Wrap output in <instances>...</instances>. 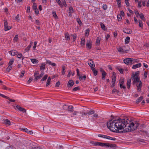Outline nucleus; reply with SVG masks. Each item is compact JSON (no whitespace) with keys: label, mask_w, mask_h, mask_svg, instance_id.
Masks as SVG:
<instances>
[{"label":"nucleus","mask_w":149,"mask_h":149,"mask_svg":"<svg viewBox=\"0 0 149 149\" xmlns=\"http://www.w3.org/2000/svg\"><path fill=\"white\" fill-rule=\"evenodd\" d=\"M118 51L121 53H124L127 52V51H129L130 49V47L127 45H125L122 47H119L117 49Z\"/></svg>","instance_id":"nucleus-4"},{"label":"nucleus","mask_w":149,"mask_h":149,"mask_svg":"<svg viewBox=\"0 0 149 149\" xmlns=\"http://www.w3.org/2000/svg\"><path fill=\"white\" fill-rule=\"evenodd\" d=\"M12 66H9L6 69V70L8 72H9L11 70Z\"/></svg>","instance_id":"nucleus-48"},{"label":"nucleus","mask_w":149,"mask_h":149,"mask_svg":"<svg viewBox=\"0 0 149 149\" xmlns=\"http://www.w3.org/2000/svg\"><path fill=\"white\" fill-rule=\"evenodd\" d=\"M106 139H110L111 140L113 141H115L116 139L115 138H113L112 137H110L109 136L106 135Z\"/></svg>","instance_id":"nucleus-30"},{"label":"nucleus","mask_w":149,"mask_h":149,"mask_svg":"<svg viewBox=\"0 0 149 149\" xmlns=\"http://www.w3.org/2000/svg\"><path fill=\"white\" fill-rule=\"evenodd\" d=\"M52 14L53 16L56 19H57L58 17L56 15V12L55 11H53L52 12Z\"/></svg>","instance_id":"nucleus-40"},{"label":"nucleus","mask_w":149,"mask_h":149,"mask_svg":"<svg viewBox=\"0 0 149 149\" xmlns=\"http://www.w3.org/2000/svg\"><path fill=\"white\" fill-rule=\"evenodd\" d=\"M117 2L118 6L119 7H120L121 6V2L120 0H116Z\"/></svg>","instance_id":"nucleus-50"},{"label":"nucleus","mask_w":149,"mask_h":149,"mask_svg":"<svg viewBox=\"0 0 149 149\" xmlns=\"http://www.w3.org/2000/svg\"><path fill=\"white\" fill-rule=\"evenodd\" d=\"M100 26L101 28L103 30H107V28L105 27V26L104 24L101 22L100 23Z\"/></svg>","instance_id":"nucleus-37"},{"label":"nucleus","mask_w":149,"mask_h":149,"mask_svg":"<svg viewBox=\"0 0 149 149\" xmlns=\"http://www.w3.org/2000/svg\"><path fill=\"white\" fill-rule=\"evenodd\" d=\"M80 88L79 86L75 87L72 89V91H76L77 90H79Z\"/></svg>","instance_id":"nucleus-53"},{"label":"nucleus","mask_w":149,"mask_h":149,"mask_svg":"<svg viewBox=\"0 0 149 149\" xmlns=\"http://www.w3.org/2000/svg\"><path fill=\"white\" fill-rule=\"evenodd\" d=\"M92 42L90 40H88L86 41V46L89 49L91 48Z\"/></svg>","instance_id":"nucleus-18"},{"label":"nucleus","mask_w":149,"mask_h":149,"mask_svg":"<svg viewBox=\"0 0 149 149\" xmlns=\"http://www.w3.org/2000/svg\"><path fill=\"white\" fill-rule=\"evenodd\" d=\"M131 82V80L130 79H127V88L128 89L130 88V84Z\"/></svg>","instance_id":"nucleus-26"},{"label":"nucleus","mask_w":149,"mask_h":149,"mask_svg":"<svg viewBox=\"0 0 149 149\" xmlns=\"http://www.w3.org/2000/svg\"><path fill=\"white\" fill-rule=\"evenodd\" d=\"M112 82H115L116 81V77L115 76H112Z\"/></svg>","instance_id":"nucleus-54"},{"label":"nucleus","mask_w":149,"mask_h":149,"mask_svg":"<svg viewBox=\"0 0 149 149\" xmlns=\"http://www.w3.org/2000/svg\"><path fill=\"white\" fill-rule=\"evenodd\" d=\"M100 40L101 38L100 37H97L96 42V45L99 46L100 45Z\"/></svg>","instance_id":"nucleus-25"},{"label":"nucleus","mask_w":149,"mask_h":149,"mask_svg":"<svg viewBox=\"0 0 149 149\" xmlns=\"http://www.w3.org/2000/svg\"><path fill=\"white\" fill-rule=\"evenodd\" d=\"M62 75H64L65 74V66H62Z\"/></svg>","instance_id":"nucleus-28"},{"label":"nucleus","mask_w":149,"mask_h":149,"mask_svg":"<svg viewBox=\"0 0 149 149\" xmlns=\"http://www.w3.org/2000/svg\"><path fill=\"white\" fill-rule=\"evenodd\" d=\"M0 96H1L5 98L6 99H8L10 102H14L15 101V100L10 99L7 96H6L2 94H1V93H0Z\"/></svg>","instance_id":"nucleus-17"},{"label":"nucleus","mask_w":149,"mask_h":149,"mask_svg":"<svg viewBox=\"0 0 149 149\" xmlns=\"http://www.w3.org/2000/svg\"><path fill=\"white\" fill-rule=\"evenodd\" d=\"M69 106L68 105H64L63 106V109L65 110H68V109Z\"/></svg>","instance_id":"nucleus-45"},{"label":"nucleus","mask_w":149,"mask_h":149,"mask_svg":"<svg viewBox=\"0 0 149 149\" xmlns=\"http://www.w3.org/2000/svg\"><path fill=\"white\" fill-rule=\"evenodd\" d=\"M91 70H92L93 74L95 76H96L98 72L97 70H96L95 68H93L92 69H91Z\"/></svg>","instance_id":"nucleus-38"},{"label":"nucleus","mask_w":149,"mask_h":149,"mask_svg":"<svg viewBox=\"0 0 149 149\" xmlns=\"http://www.w3.org/2000/svg\"><path fill=\"white\" fill-rule=\"evenodd\" d=\"M43 130L45 131V133H48L50 131V130L48 128L43 127Z\"/></svg>","instance_id":"nucleus-46"},{"label":"nucleus","mask_w":149,"mask_h":149,"mask_svg":"<svg viewBox=\"0 0 149 149\" xmlns=\"http://www.w3.org/2000/svg\"><path fill=\"white\" fill-rule=\"evenodd\" d=\"M139 71H138L135 72V74L133 73L132 75L131 78H134L135 77H139Z\"/></svg>","instance_id":"nucleus-22"},{"label":"nucleus","mask_w":149,"mask_h":149,"mask_svg":"<svg viewBox=\"0 0 149 149\" xmlns=\"http://www.w3.org/2000/svg\"><path fill=\"white\" fill-rule=\"evenodd\" d=\"M18 39V35H16L14 38L13 40L14 41L17 42Z\"/></svg>","instance_id":"nucleus-59"},{"label":"nucleus","mask_w":149,"mask_h":149,"mask_svg":"<svg viewBox=\"0 0 149 149\" xmlns=\"http://www.w3.org/2000/svg\"><path fill=\"white\" fill-rule=\"evenodd\" d=\"M137 129H141L142 128L143 125L137 123Z\"/></svg>","instance_id":"nucleus-51"},{"label":"nucleus","mask_w":149,"mask_h":149,"mask_svg":"<svg viewBox=\"0 0 149 149\" xmlns=\"http://www.w3.org/2000/svg\"><path fill=\"white\" fill-rule=\"evenodd\" d=\"M74 84V82L71 79L69 81L68 83V86L69 88L71 87H72L73 86Z\"/></svg>","instance_id":"nucleus-16"},{"label":"nucleus","mask_w":149,"mask_h":149,"mask_svg":"<svg viewBox=\"0 0 149 149\" xmlns=\"http://www.w3.org/2000/svg\"><path fill=\"white\" fill-rule=\"evenodd\" d=\"M141 66V63H139L135 65H133L132 67V68L135 69L137 68L140 67Z\"/></svg>","instance_id":"nucleus-24"},{"label":"nucleus","mask_w":149,"mask_h":149,"mask_svg":"<svg viewBox=\"0 0 149 149\" xmlns=\"http://www.w3.org/2000/svg\"><path fill=\"white\" fill-rule=\"evenodd\" d=\"M88 64L90 66L91 69L95 67V64L94 62L91 60L90 59L88 61Z\"/></svg>","instance_id":"nucleus-11"},{"label":"nucleus","mask_w":149,"mask_h":149,"mask_svg":"<svg viewBox=\"0 0 149 149\" xmlns=\"http://www.w3.org/2000/svg\"><path fill=\"white\" fill-rule=\"evenodd\" d=\"M129 121V123L127 121L126 124L127 126L126 128H125V130L126 132H128L131 131H133L137 129V122H136L133 123L131 121Z\"/></svg>","instance_id":"nucleus-3"},{"label":"nucleus","mask_w":149,"mask_h":149,"mask_svg":"<svg viewBox=\"0 0 149 149\" xmlns=\"http://www.w3.org/2000/svg\"><path fill=\"white\" fill-rule=\"evenodd\" d=\"M68 110L70 112H73V107L72 106H69Z\"/></svg>","instance_id":"nucleus-31"},{"label":"nucleus","mask_w":149,"mask_h":149,"mask_svg":"<svg viewBox=\"0 0 149 149\" xmlns=\"http://www.w3.org/2000/svg\"><path fill=\"white\" fill-rule=\"evenodd\" d=\"M93 114V116H91V117H92L91 121H95L97 118H98L99 117V116L98 114L97 113H94Z\"/></svg>","instance_id":"nucleus-13"},{"label":"nucleus","mask_w":149,"mask_h":149,"mask_svg":"<svg viewBox=\"0 0 149 149\" xmlns=\"http://www.w3.org/2000/svg\"><path fill=\"white\" fill-rule=\"evenodd\" d=\"M93 144L94 146H100L102 147L106 146H107V143H102L100 142H93Z\"/></svg>","instance_id":"nucleus-7"},{"label":"nucleus","mask_w":149,"mask_h":149,"mask_svg":"<svg viewBox=\"0 0 149 149\" xmlns=\"http://www.w3.org/2000/svg\"><path fill=\"white\" fill-rule=\"evenodd\" d=\"M48 77V75L47 74H45V75L44 77L41 79V81H45Z\"/></svg>","instance_id":"nucleus-44"},{"label":"nucleus","mask_w":149,"mask_h":149,"mask_svg":"<svg viewBox=\"0 0 149 149\" xmlns=\"http://www.w3.org/2000/svg\"><path fill=\"white\" fill-rule=\"evenodd\" d=\"M139 26L141 27L142 29L143 28V22L141 20H139Z\"/></svg>","instance_id":"nucleus-49"},{"label":"nucleus","mask_w":149,"mask_h":149,"mask_svg":"<svg viewBox=\"0 0 149 149\" xmlns=\"http://www.w3.org/2000/svg\"><path fill=\"white\" fill-rule=\"evenodd\" d=\"M76 21L79 25L81 26L82 24V22L79 18H77L76 19Z\"/></svg>","instance_id":"nucleus-41"},{"label":"nucleus","mask_w":149,"mask_h":149,"mask_svg":"<svg viewBox=\"0 0 149 149\" xmlns=\"http://www.w3.org/2000/svg\"><path fill=\"white\" fill-rule=\"evenodd\" d=\"M13 106L15 110H17L22 112L26 113V110L25 109L20 107L19 105H17L16 106Z\"/></svg>","instance_id":"nucleus-6"},{"label":"nucleus","mask_w":149,"mask_h":149,"mask_svg":"<svg viewBox=\"0 0 149 149\" xmlns=\"http://www.w3.org/2000/svg\"><path fill=\"white\" fill-rule=\"evenodd\" d=\"M85 39L84 38H82L81 41V45L82 46H83L85 45Z\"/></svg>","instance_id":"nucleus-29"},{"label":"nucleus","mask_w":149,"mask_h":149,"mask_svg":"<svg viewBox=\"0 0 149 149\" xmlns=\"http://www.w3.org/2000/svg\"><path fill=\"white\" fill-rule=\"evenodd\" d=\"M106 147H110L111 148L115 149L117 147V146L114 144H110L109 143H107Z\"/></svg>","instance_id":"nucleus-14"},{"label":"nucleus","mask_w":149,"mask_h":149,"mask_svg":"<svg viewBox=\"0 0 149 149\" xmlns=\"http://www.w3.org/2000/svg\"><path fill=\"white\" fill-rule=\"evenodd\" d=\"M98 136L100 137H102L106 139V135L103 134H99L98 135Z\"/></svg>","instance_id":"nucleus-58"},{"label":"nucleus","mask_w":149,"mask_h":149,"mask_svg":"<svg viewBox=\"0 0 149 149\" xmlns=\"http://www.w3.org/2000/svg\"><path fill=\"white\" fill-rule=\"evenodd\" d=\"M117 69L119 71L121 74L123 73V69L122 68H118Z\"/></svg>","instance_id":"nucleus-61"},{"label":"nucleus","mask_w":149,"mask_h":149,"mask_svg":"<svg viewBox=\"0 0 149 149\" xmlns=\"http://www.w3.org/2000/svg\"><path fill=\"white\" fill-rule=\"evenodd\" d=\"M33 10L37 9V5L36 3H34L33 5Z\"/></svg>","instance_id":"nucleus-56"},{"label":"nucleus","mask_w":149,"mask_h":149,"mask_svg":"<svg viewBox=\"0 0 149 149\" xmlns=\"http://www.w3.org/2000/svg\"><path fill=\"white\" fill-rule=\"evenodd\" d=\"M140 17V18L141 19H142L143 21H145L146 19L144 16V15L143 13H141L139 15Z\"/></svg>","instance_id":"nucleus-43"},{"label":"nucleus","mask_w":149,"mask_h":149,"mask_svg":"<svg viewBox=\"0 0 149 149\" xmlns=\"http://www.w3.org/2000/svg\"><path fill=\"white\" fill-rule=\"evenodd\" d=\"M31 62L33 64H36L38 62V61L35 59H31Z\"/></svg>","instance_id":"nucleus-32"},{"label":"nucleus","mask_w":149,"mask_h":149,"mask_svg":"<svg viewBox=\"0 0 149 149\" xmlns=\"http://www.w3.org/2000/svg\"><path fill=\"white\" fill-rule=\"evenodd\" d=\"M2 87L3 89L4 90H8L9 91H10V90H11L10 88H8L7 86H6L4 85H2Z\"/></svg>","instance_id":"nucleus-42"},{"label":"nucleus","mask_w":149,"mask_h":149,"mask_svg":"<svg viewBox=\"0 0 149 149\" xmlns=\"http://www.w3.org/2000/svg\"><path fill=\"white\" fill-rule=\"evenodd\" d=\"M133 79L134 81H133V84H134L135 83L139 82L141 81L140 80V77H135L134 78H131Z\"/></svg>","instance_id":"nucleus-12"},{"label":"nucleus","mask_w":149,"mask_h":149,"mask_svg":"<svg viewBox=\"0 0 149 149\" xmlns=\"http://www.w3.org/2000/svg\"><path fill=\"white\" fill-rule=\"evenodd\" d=\"M14 59H12L8 63V65L9 66H10L12 65L14 61Z\"/></svg>","instance_id":"nucleus-47"},{"label":"nucleus","mask_w":149,"mask_h":149,"mask_svg":"<svg viewBox=\"0 0 149 149\" xmlns=\"http://www.w3.org/2000/svg\"><path fill=\"white\" fill-rule=\"evenodd\" d=\"M4 123L6 125L9 126L10 125V122L8 119H6L4 121Z\"/></svg>","instance_id":"nucleus-27"},{"label":"nucleus","mask_w":149,"mask_h":149,"mask_svg":"<svg viewBox=\"0 0 149 149\" xmlns=\"http://www.w3.org/2000/svg\"><path fill=\"white\" fill-rule=\"evenodd\" d=\"M100 71L102 72V78L103 80H104L105 79V76L106 73L105 71L102 69L100 70Z\"/></svg>","instance_id":"nucleus-15"},{"label":"nucleus","mask_w":149,"mask_h":149,"mask_svg":"<svg viewBox=\"0 0 149 149\" xmlns=\"http://www.w3.org/2000/svg\"><path fill=\"white\" fill-rule=\"evenodd\" d=\"M35 78H34L35 81H37L38 79H40L41 78V77H40V76H36L35 77Z\"/></svg>","instance_id":"nucleus-63"},{"label":"nucleus","mask_w":149,"mask_h":149,"mask_svg":"<svg viewBox=\"0 0 149 149\" xmlns=\"http://www.w3.org/2000/svg\"><path fill=\"white\" fill-rule=\"evenodd\" d=\"M115 120H113L111 119L109 120V122H107V128L112 132L117 133H122L123 131H119L117 129H115Z\"/></svg>","instance_id":"nucleus-2"},{"label":"nucleus","mask_w":149,"mask_h":149,"mask_svg":"<svg viewBox=\"0 0 149 149\" xmlns=\"http://www.w3.org/2000/svg\"><path fill=\"white\" fill-rule=\"evenodd\" d=\"M60 82L59 81H58L57 82L56 84L55 87H58L60 85Z\"/></svg>","instance_id":"nucleus-64"},{"label":"nucleus","mask_w":149,"mask_h":149,"mask_svg":"<svg viewBox=\"0 0 149 149\" xmlns=\"http://www.w3.org/2000/svg\"><path fill=\"white\" fill-rule=\"evenodd\" d=\"M136 59H133L131 58H128L124 59L123 61L124 63L127 65H128L130 63H133L136 62L137 60Z\"/></svg>","instance_id":"nucleus-5"},{"label":"nucleus","mask_w":149,"mask_h":149,"mask_svg":"<svg viewBox=\"0 0 149 149\" xmlns=\"http://www.w3.org/2000/svg\"><path fill=\"white\" fill-rule=\"evenodd\" d=\"M94 113L95 111L93 110H91L87 113L80 112V113L81 114V116H83L84 115L86 116L87 115H92Z\"/></svg>","instance_id":"nucleus-8"},{"label":"nucleus","mask_w":149,"mask_h":149,"mask_svg":"<svg viewBox=\"0 0 149 149\" xmlns=\"http://www.w3.org/2000/svg\"><path fill=\"white\" fill-rule=\"evenodd\" d=\"M77 72V75L79 77V79L80 80H81L83 79L85 80L86 79V75H84L83 76H80V74L79 73V70L78 69H76Z\"/></svg>","instance_id":"nucleus-10"},{"label":"nucleus","mask_w":149,"mask_h":149,"mask_svg":"<svg viewBox=\"0 0 149 149\" xmlns=\"http://www.w3.org/2000/svg\"><path fill=\"white\" fill-rule=\"evenodd\" d=\"M17 57L18 58H22V63H23V61L24 57L23 56H22V54L20 53H19L18 52V53H17Z\"/></svg>","instance_id":"nucleus-20"},{"label":"nucleus","mask_w":149,"mask_h":149,"mask_svg":"<svg viewBox=\"0 0 149 149\" xmlns=\"http://www.w3.org/2000/svg\"><path fill=\"white\" fill-rule=\"evenodd\" d=\"M24 132H25L27 133L28 132V130L26 128H22L21 129Z\"/></svg>","instance_id":"nucleus-60"},{"label":"nucleus","mask_w":149,"mask_h":149,"mask_svg":"<svg viewBox=\"0 0 149 149\" xmlns=\"http://www.w3.org/2000/svg\"><path fill=\"white\" fill-rule=\"evenodd\" d=\"M56 1L61 8H62L63 7V5L61 1L60 0H56Z\"/></svg>","instance_id":"nucleus-39"},{"label":"nucleus","mask_w":149,"mask_h":149,"mask_svg":"<svg viewBox=\"0 0 149 149\" xmlns=\"http://www.w3.org/2000/svg\"><path fill=\"white\" fill-rule=\"evenodd\" d=\"M4 22L5 31H7L10 29L11 28V27L10 26H8V23L6 19H4Z\"/></svg>","instance_id":"nucleus-9"},{"label":"nucleus","mask_w":149,"mask_h":149,"mask_svg":"<svg viewBox=\"0 0 149 149\" xmlns=\"http://www.w3.org/2000/svg\"><path fill=\"white\" fill-rule=\"evenodd\" d=\"M123 32L127 34H131L132 32V31L129 29H124L123 30Z\"/></svg>","instance_id":"nucleus-23"},{"label":"nucleus","mask_w":149,"mask_h":149,"mask_svg":"<svg viewBox=\"0 0 149 149\" xmlns=\"http://www.w3.org/2000/svg\"><path fill=\"white\" fill-rule=\"evenodd\" d=\"M137 89L138 91H141V87H142V83L141 81H140L138 85L136 84Z\"/></svg>","instance_id":"nucleus-19"},{"label":"nucleus","mask_w":149,"mask_h":149,"mask_svg":"<svg viewBox=\"0 0 149 149\" xmlns=\"http://www.w3.org/2000/svg\"><path fill=\"white\" fill-rule=\"evenodd\" d=\"M65 36L66 38V39L67 40H70V37L69 36V35L68 34H65Z\"/></svg>","instance_id":"nucleus-52"},{"label":"nucleus","mask_w":149,"mask_h":149,"mask_svg":"<svg viewBox=\"0 0 149 149\" xmlns=\"http://www.w3.org/2000/svg\"><path fill=\"white\" fill-rule=\"evenodd\" d=\"M90 30L89 28L85 30V35L86 36H88Z\"/></svg>","instance_id":"nucleus-33"},{"label":"nucleus","mask_w":149,"mask_h":149,"mask_svg":"<svg viewBox=\"0 0 149 149\" xmlns=\"http://www.w3.org/2000/svg\"><path fill=\"white\" fill-rule=\"evenodd\" d=\"M115 92H117L118 93L119 92V91L118 90L116 89L115 88H114L112 91V93L113 94Z\"/></svg>","instance_id":"nucleus-55"},{"label":"nucleus","mask_w":149,"mask_h":149,"mask_svg":"<svg viewBox=\"0 0 149 149\" xmlns=\"http://www.w3.org/2000/svg\"><path fill=\"white\" fill-rule=\"evenodd\" d=\"M107 5L104 4L102 6V8L104 10H105L107 9Z\"/></svg>","instance_id":"nucleus-62"},{"label":"nucleus","mask_w":149,"mask_h":149,"mask_svg":"<svg viewBox=\"0 0 149 149\" xmlns=\"http://www.w3.org/2000/svg\"><path fill=\"white\" fill-rule=\"evenodd\" d=\"M31 47V45H28L25 49L26 52H28Z\"/></svg>","instance_id":"nucleus-57"},{"label":"nucleus","mask_w":149,"mask_h":149,"mask_svg":"<svg viewBox=\"0 0 149 149\" xmlns=\"http://www.w3.org/2000/svg\"><path fill=\"white\" fill-rule=\"evenodd\" d=\"M9 53L11 54L12 56H15L16 55H17V53H18V52L15 50H12L10 51L9 52Z\"/></svg>","instance_id":"nucleus-21"},{"label":"nucleus","mask_w":149,"mask_h":149,"mask_svg":"<svg viewBox=\"0 0 149 149\" xmlns=\"http://www.w3.org/2000/svg\"><path fill=\"white\" fill-rule=\"evenodd\" d=\"M45 68V64L44 63H42L40 67V70H44Z\"/></svg>","instance_id":"nucleus-34"},{"label":"nucleus","mask_w":149,"mask_h":149,"mask_svg":"<svg viewBox=\"0 0 149 149\" xmlns=\"http://www.w3.org/2000/svg\"><path fill=\"white\" fill-rule=\"evenodd\" d=\"M130 41V37L127 36L125 39V44H128L129 43Z\"/></svg>","instance_id":"nucleus-36"},{"label":"nucleus","mask_w":149,"mask_h":149,"mask_svg":"<svg viewBox=\"0 0 149 149\" xmlns=\"http://www.w3.org/2000/svg\"><path fill=\"white\" fill-rule=\"evenodd\" d=\"M115 122L116 129H117L118 130H121L124 129L125 127L126 128L127 120L125 121V119H121L119 118L115 120Z\"/></svg>","instance_id":"nucleus-1"},{"label":"nucleus","mask_w":149,"mask_h":149,"mask_svg":"<svg viewBox=\"0 0 149 149\" xmlns=\"http://www.w3.org/2000/svg\"><path fill=\"white\" fill-rule=\"evenodd\" d=\"M143 96H140L136 100V103L137 104L139 103V102H140L143 99Z\"/></svg>","instance_id":"nucleus-35"}]
</instances>
